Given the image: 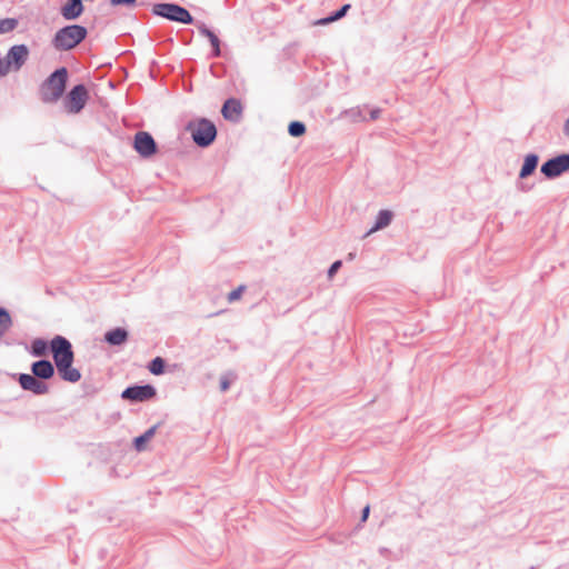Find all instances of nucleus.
Returning <instances> with one entry per match:
<instances>
[{
	"label": "nucleus",
	"mask_w": 569,
	"mask_h": 569,
	"mask_svg": "<svg viewBox=\"0 0 569 569\" xmlns=\"http://www.w3.org/2000/svg\"><path fill=\"white\" fill-rule=\"evenodd\" d=\"M569 170V154H561L548 160L541 167V172L548 178H555Z\"/></svg>",
	"instance_id": "nucleus-8"
},
{
	"label": "nucleus",
	"mask_w": 569,
	"mask_h": 569,
	"mask_svg": "<svg viewBox=\"0 0 569 569\" xmlns=\"http://www.w3.org/2000/svg\"><path fill=\"white\" fill-rule=\"evenodd\" d=\"M563 132L566 136L569 137V118L567 119V121L565 122V126H563Z\"/></svg>",
	"instance_id": "nucleus-32"
},
{
	"label": "nucleus",
	"mask_w": 569,
	"mask_h": 569,
	"mask_svg": "<svg viewBox=\"0 0 569 569\" xmlns=\"http://www.w3.org/2000/svg\"><path fill=\"white\" fill-rule=\"evenodd\" d=\"M538 164V157L536 154H528L525 158V162L522 164L520 177L526 178L530 176L537 168Z\"/></svg>",
	"instance_id": "nucleus-18"
},
{
	"label": "nucleus",
	"mask_w": 569,
	"mask_h": 569,
	"mask_svg": "<svg viewBox=\"0 0 569 569\" xmlns=\"http://www.w3.org/2000/svg\"><path fill=\"white\" fill-rule=\"evenodd\" d=\"M220 388L222 391H226L229 388V381L227 379H222L220 383Z\"/></svg>",
	"instance_id": "nucleus-31"
},
{
	"label": "nucleus",
	"mask_w": 569,
	"mask_h": 569,
	"mask_svg": "<svg viewBox=\"0 0 569 569\" xmlns=\"http://www.w3.org/2000/svg\"><path fill=\"white\" fill-rule=\"evenodd\" d=\"M199 32L204 36L206 38H208V40L210 41L212 48H213V52H214V56L218 57L220 56V40L219 38L212 32L210 31L204 24H200L199 27Z\"/></svg>",
	"instance_id": "nucleus-17"
},
{
	"label": "nucleus",
	"mask_w": 569,
	"mask_h": 569,
	"mask_svg": "<svg viewBox=\"0 0 569 569\" xmlns=\"http://www.w3.org/2000/svg\"><path fill=\"white\" fill-rule=\"evenodd\" d=\"M186 129L190 132L192 140L199 147H208L213 142L217 136L214 123L204 118L190 121Z\"/></svg>",
	"instance_id": "nucleus-4"
},
{
	"label": "nucleus",
	"mask_w": 569,
	"mask_h": 569,
	"mask_svg": "<svg viewBox=\"0 0 569 569\" xmlns=\"http://www.w3.org/2000/svg\"><path fill=\"white\" fill-rule=\"evenodd\" d=\"M350 9V4H345L340 10H338L333 16L329 17V18H326V19H321L318 23L319 24H327V23H330V22H333L336 20H339L340 18H342L347 11Z\"/></svg>",
	"instance_id": "nucleus-22"
},
{
	"label": "nucleus",
	"mask_w": 569,
	"mask_h": 569,
	"mask_svg": "<svg viewBox=\"0 0 569 569\" xmlns=\"http://www.w3.org/2000/svg\"><path fill=\"white\" fill-rule=\"evenodd\" d=\"M12 70L7 58H0V77L8 74Z\"/></svg>",
	"instance_id": "nucleus-27"
},
{
	"label": "nucleus",
	"mask_w": 569,
	"mask_h": 569,
	"mask_svg": "<svg viewBox=\"0 0 569 569\" xmlns=\"http://www.w3.org/2000/svg\"><path fill=\"white\" fill-rule=\"evenodd\" d=\"M379 113H380V110L379 109H375L371 111V119L375 120L379 117Z\"/></svg>",
	"instance_id": "nucleus-33"
},
{
	"label": "nucleus",
	"mask_w": 569,
	"mask_h": 569,
	"mask_svg": "<svg viewBox=\"0 0 569 569\" xmlns=\"http://www.w3.org/2000/svg\"><path fill=\"white\" fill-rule=\"evenodd\" d=\"M288 131L292 137H300L305 134L306 126L302 122L293 121L289 124Z\"/></svg>",
	"instance_id": "nucleus-24"
},
{
	"label": "nucleus",
	"mask_w": 569,
	"mask_h": 569,
	"mask_svg": "<svg viewBox=\"0 0 569 569\" xmlns=\"http://www.w3.org/2000/svg\"><path fill=\"white\" fill-rule=\"evenodd\" d=\"M392 218L393 213L390 210H381L377 216L376 224L366 233V236L386 228L390 224Z\"/></svg>",
	"instance_id": "nucleus-15"
},
{
	"label": "nucleus",
	"mask_w": 569,
	"mask_h": 569,
	"mask_svg": "<svg viewBox=\"0 0 569 569\" xmlns=\"http://www.w3.org/2000/svg\"><path fill=\"white\" fill-rule=\"evenodd\" d=\"M156 431V427L150 428L143 435L137 437L134 439V447L138 451H142L146 449V443L151 440Z\"/></svg>",
	"instance_id": "nucleus-19"
},
{
	"label": "nucleus",
	"mask_w": 569,
	"mask_h": 569,
	"mask_svg": "<svg viewBox=\"0 0 569 569\" xmlns=\"http://www.w3.org/2000/svg\"><path fill=\"white\" fill-rule=\"evenodd\" d=\"M156 390L152 386L129 387L122 392V398L131 401H146L153 398Z\"/></svg>",
	"instance_id": "nucleus-9"
},
{
	"label": "nucleus",
	"mask_w": 569,
	"mask_h": 569,
	"mask_svg": "<svg viewBox=\"0 0 569 569\" xmlns=\"http://www.w3.org/2000/svg\"><path fill=\"white\" fill-rule=\"evenodd\" d=\"M17 20L11 18L0 19V33L12 31L17 27Z\"/></svg>",
	"instance_id": "nucleus-25"
},
{
	"label": "nucleus",
	"mask_w": 569,
	"mask_h": 569,
	"mask_svg": "<svg viewBox=\"0 0 569 569\" xmlns=\"http://www.w3.org/2000/svg\"><path fill=\"white\" fill-rule=\"evenodd\" d=\"M11 323V317L8 311L3 308H0V337L9 330Z\"/></svg>",
	"instance_id": "nucleus-20"
},
{
	"label": "nucleus",
	"mask_w": 569,
	"mask_h": 569,
	"mask_svg": "<svg viewBox=\"0 0 569 569\" xmlns=\"http://www.w3.org/2000/svg\"><path fill=\"white\" fill-rule=\"evenodd\" d=\"M340 267H341V261L333 262L331 264V267L329 268L328 277L332 278L335 276V273L339 270Z\"/></svg>",
	"instance_id": "nucleus-29"
},
{
	"label": "nucleus",
	"mask_w": 569,
	"mask_h": 569,
	"mask_svg": "<svg viewBox=\"0 0 569 569\" xmlns=\"http://www.w3.org/2000/svg\"><path fill=\"white\" fill-rule=\"evenodd\" d=\"M88 90L83 84H78L71 89L64 100V107L70 113L80 112L88 101Z\"/></svg>",
	"instance_id": "nucleus-6"
},
{
	"label": "nucleus",
	"mask_w": 569,
	"mask_h": 569,
	"mask_svg": "<svg viewBox=\"0 0 569 569\" xmlns=\"http://www.w3.org/2000/svg\"><path fill=\"white\" fill-rule=\"evenodd\" d=\"M51 351L61 378L69 382L79 381L81 373L72 367L73 351L71 343L66 338L57 336L51 340Z\"/></svg>",
	"instance_id": "nucleus-1"
},
{
	"label": "nucleus",
	"mask_w": 569,
	"mask_h": 569,
	"mask_svg": "<svg viewBox=\"0 0 569 569\" xmlns=\"http://www.w3.org/2000/svg\"><path fill=\"white\" fill-rule=\"evenodd\" d=\"M87 29L79 24H71L59 29L52 44L58 51H68L76 48L87 37Z\"/></svg>",
	"instance_id": "nucleus-3"
},
{
	"label": "nucleus",
	"mask_w": 569,
	"mask_h": 569,
	"mask_svg": "<svg viewBox=\"0 0 569 569\" xmlns=\"http://www.w3.org/2000/svg\"><path fill=\"white\" fill-rule=\"evenodd\" d=\"M104 338L110 345L119 346L127 341L128 332L124 329L117 328L107 332Z\"/></svg>",
	"instance_id": "nucleus-16"
},
{
	"label": "nucleus",
	"mask_w": 569,
	"mask_h": 569,
	"mask_svg": "<svg viewBox=\"0 0 569 569\" xmlns=\"http://www.w3.org/2000/svg\"><path fill=\"white\" fill-rule=\"evenodd\" d=\"M83 12L81 0H68L61 8V14L66 20H74Z\"/></svg>",
	"instance_id": "nucleus-13"
},
{
	"label": "nucleus",
	"mask_w": 569,
	"mask_h": 569,
	"mask_svg": "<svg viewBox=\"0 0 569 569\" xmlns=\"http://www.w3.org/2000/svg\"><path fill=\"white\" fill-rule=\"evenodd\" d=\"M153 13L180 23H191L193 21L189 11L178 4L158 3L153 6Z\"/></svg>",
	"instance_id": "nucleus-5"
},
{
	"label": "nucleus",
	"mask_w": 569,
	"mask_h": 569,
	"mask_svg": "<svg viewBox=\"0 0 569 569\" xmlns=\"http://www.w3.org/2000/svg\"><path fill=\"white\" fill-rule=\"evenodd\" d=\"M134 150L143 158H149L157 152V144L149 132L136 133L133 141Z\"/></svg>",
	"instance_id": "nucleus-7"
},
{
	"label": "nucleus",
	"mask_w": 569,
	"mask_h": 569,
	"mask_svg": "<svg viewBox=\"0 0 569 569\" xmlns=\"http://www.w3.org/2000/svg\"><path fill=\"white\" fill-rule=\"evenodd\" d=\"M244 291H246V286H243V284L239 286L238 288H236L228 295V298H227L228 302L232 303L234 301H238L242 297V293Z\"/></svg>",
	"instance_id": "nucleus-26"
},
{
	"label": "nucleus",
	"mask_w": 569,
	"mask_h": 569,
	"mask_svg": "<svg viewBox=\"0 0 569 569\" xmlns=\"http://www.w3.org/2000/svg\"><path fill=\"white\" fill-rule=\"evenodd\" d=\"M221 113L226 120L238 121L242 114V104L238 99H228L222 106Z\"/></svg>",
	"instance_id": "nucleus-12"
},
{
	"label": "nucleus",
	"mask_w": 569,
	"mask_h": 569,
	"mask_svg": "<svg viewBox=\"0 0 569 569\" xmlns=\"http://www.w3.org/2000/svg\"><path fill=\"white\" fill-rule=\"evenodd\" d=\"M369 512H370V507L369 506H366L362 510V517H361V521L365 522L368 517H369Z\"/></svg>",
	"instance_id": "nucleus-30"
},
{
	"label": "nucleus",
	"mask_w": 569,
	"mask_h": 569,
	"mask_svg": "<svg viewBox=\"0 0 569 569\" xmlns=\"http://www.w3.org/2000/svg\"><path fill=\"white\" fill-rule=\"evenodd\" d=\"M137 0H110L112 6H134Z\"/></svg>",
	"instance_id": "nucleus-28"
},
{
	"label": "nucleus",
	"mask_w": 569,
	"mask_h": 569,
	"mask_svg": "<svg viewBox=\"0 0 569 569\" xmlns=\"http://www.w3.org/2000/svg\"><path fill=\"white\" fill-rule=\"evenodd\" d=\"M32 353L37 357H41L43 355H46V351H47V342L42 339H36L33 342H32Z\"/></svg>",
	"instance_id": "nucleus-23"
},
{
	"label": "nucleus",
	"mask_w": 569,
	"mask_h": 569,
	"mask_svg": "<svg viewBox=\"0 0 569 569\" xmlns=\"http://www.w3.org/2000/svg\"><path fill=\"white\" fill-rule=\"evenodd\" d=\"M68 71L60 68L51 73L40 87L41 100L46 103L58 101L64 92Z\"/></svg>",
	"instance_id": "nucleus-2"
},
{
	"label": "nucleus",
	"mask_w": 569,
	"mask_h": 569,
	"mask_svg": "<svg viewBox=\"0 0 569 569\" xmlns=\"http://www.w3.org/2000/svg\"><path fill=\"white\" fill-rule=\"evenodd\" d=\"M149 370L151 373H153L156 376L163 373V371H164L163 359L160 357L154 358L149 365Z\"/></svg>",
	"instance_id": "nucleus-21"
},
{
	"label": "nucleus",
	"mask_w": 569,
	"mask_h": 569,
	"mask_svg": "<svg viewBox=\"0 0 569 569\" xmlns=\"http://www.w3.org/2000/svg\"><path fill=\"white\" fill-rule=\"evenodd\" d=\"M54 369L50 361L40 360L32 365V375L40 379H49L53 376Z\"/></svg>",
	"instance_id": "nucleus-14"
},
{
	"label": "nucleus",
	"mask_w": 569,
	"mask_h": 569,
	"mask_svg": "<svg viewBox=\"0 0 569 569\" xmlns=\"http://www.w3.org/2000/svg\"><path fill=\"white\" fill-rule=\"evenodd\" d=\"M19 383L24 390L32 391L36 395H44L48 392V386L44 382L38 380V378L33 375H20Z\"/></svg>",
	"instance_id": "nucleus-11"
},
{
	"label": "nucleus",
	"mask_w": 569,
	"mask_h": 569,
	"mask_svg": "<svg viewBox=\"0 0 569 569\" xmlns=\"http://www.w3.org/2000/svg\"><path fill=\"white\" fill-rule=\"evenodd\" d=\"M29 57V49L24 44H17L10 48L6 58L13 71H18L26 63Z\"/></svg>",
	"instance_id": "nucleus-10"
}]
</instances>
